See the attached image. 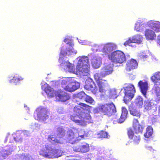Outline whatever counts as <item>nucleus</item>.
<instances>
[{"label": "nucleus", "mask_w": 160, "mask_h": 160, "mask_svg": "<svg viewBox=\"0 0 160 160\" xmlns=\"http://www.w3.org/2000/svg\"><path fill=\"white\" fill-rule=\"evenodd\" d=\"M90 65L88 58L83 56L78 60L76 66V72L83 76H88L90 72Z\"/></svg>", "instance_id": "obj_1"}, {"label": "nucleus", "mask_w": 160, "mask_h": 160, "mask_svg": "<svg viewBox=\"0 0 160 160\" xmlns=\"http://www.w3.org/2000/svg\"><path fill=\"white\" fill-rule=\"evenodd\" d=\"M108 58L115 64H122L126 60V56L124 52L120 50H116L108 55Z\"/></svg>", "instance_id": "obj_2"}, {"label": "nucleus", "mask_w": 160, "mask_h": 160, "mask_svg": "<svg viewBox=\"0 0 160 160\" xmlns=\"http://www.w3.org/2000/svg\"><path fill=\"white\" fill-rule=\"evenodd\" d=\"M61 85L63 89L70 92L75 91L80 87L78 82H71L67 79L62 80Z\"/></svg>", "instance_id": "obj_3"}, {"label": "nucleus", "mask_w": 160, "mask_h": 160, "mask_svg": "<svg viewBox=\"0 0 160 160\" xmlns=\"http://www.w3.org/2000/svg\"><path fill=\"white\" fill-rule=\"evenodd\" d=\"M98 74H95L94 78L98 88L99 92L102 94H105L109 86L106 80L102 79Z\"/></svg>", "instance_id": "obj_4"}, {"label": "nucleus", "mask_w": 160, "mask_h": 160, "mask_svg": "<svg viewBox=\"0 0 160 160\" xmlns=\"http://www.w3.org/2000/svg\"><path fill=\"white\" fill-rule=\"evenodd\" d=\"M101 112L104 115L110 116L116 112L115 105L112 103H108L102 105L101 107Z\"/></svg>", "instance_id": "obj_5"}, {"label": "nucleus", "mask_w": 160, "mask_h": 160, "mask_svg": "<svg viewBox=\"0 0 160 160\" xmlns=\"http://www.w3.org/2000/svg\"><path fill=\"white\" fill-rule=\"evenodd\" d=\"M73 110L74 112L76 113H74L71 116V119L75 123L82 126V111H81L80 107L78 106H75L73 108Z\"/></svg>", "instance_id": "obj_6"}, {"label": "nucleus", "mask_w": 160, "mask_h": 160, "mask_svg": "<svg viewBox=\"0 0 160 160\" xmlns=\"http://www.w3.org/2000/svg\"><path fill=\"white\" fill-rule=\"evenodd\" d=\"M122 113L120 116H118L117 115H115L113 117L112 120L113 122L118 123H122L125 121L127 117L128 111L126 108L124 107H122L121 108Z\"/></svg>", "instance_id": "obj_7"}, {"label": "nucleus", "mask_w": 160, "mask_h": 160, "mask_svg": "<svg viewBox=\"0 0 160 160\" xmlns=\"http://www.w3.org/2000/svg\"><path fill=\"white\" fill-rule=\"evenodd\" d=\"M73 151L82 153L87 152L90 150V147L88 144L84 142L80 145H75L72 147Z\"/></svg>", "instance_id": "obj_8"}, {"label": "nucleus", "mask_w": 160, "mask_h": 160, "mask_svg": "<svg viewBox=\"0 0 160 160\" xmlns=\"http://www.w3.org/2000/svg\"><path fill=\"white\" fill-rule=\"evenodd\" d=\"M127 134L129 139L132 140V142L135 144H138L141 140V137L139 135H135L131 128L127 129Z\"/></svg>", "instance_id": "obj_9"}, {"label": "nucleus", "mask_w": 160, "mask_h": 160, "mask_svg": "<svg viewBox=\"0 0 160 160\" xmlns=\"http://www.w3.org/2000/svg\"><path fill=\"white\" fill-rule=\"evenodd\" d=\"M113 71V66L110 64H107L104 65L101 69L100 72L96 73L95 74H99V77L103 78L112 73Z\"/></svg>", "instance_id": "obj_10"}, {"label": "nucleus", "mask_w": 160, "mask_h": 160, "mask_svg": "<svg viewBox=\"0 0 160 160\" xmlns=\"http://www.w3.org/2000/svg\"><path fill=\"white\" fill-rule=\"evenodd\" d=\"M77 136V130L75 128L69 129L67 132L66 138L71 143L78 140Z\"/></svg>", "instance_id": "obj_11"}, {"label": "nucleus", "mask_w": 160, "mask_h": 160, "mask_svg": "<svg viewBox=\"0 0 160 160\" xmlns=\"http://www.w3.org/2000/svg\"><path fill=\"white\" fill-rule=\"evenodd\" d=\"M135 92V89L134 85L130 84L126 87L124 94L126 97H128L130 99H132L134 96Z\"/></svg>", "instance_id": "obj_12"}, {"label": "nucleus", "mask_w": 160, "mask_h": 160, "mask_svg": "<svg viewBox=\"0 0 160 160\" xmlns=\"http://www.w3.org/2000/svg\"><path fill=\"white\" fill-rule=\"evenodd\" d=\"M142 37L140 35H137L132 38H129L124 43L125 46H131L132 43H140L142 42Z\"/></svg>", "instance_id": "obj_13"}, {"label": "nucleus", "mask_w": 160, "mask_h": 160, "mask_svg": "<svg viewBox=\"0 0 160 160\" xmlns=\"http://www.w3.org/2000/svg\"><path fill=\"white\" fill-rule=\"evenodd\" d=\"M132 127L134 131L136 134L142 133L144 127L142 125L139 123L138 119H134L133 121Z\"/></svg>", "instance_id": "obj_14"}, {"label": "nucleus", "mask_w": 160, "mask_h": 160, "mask_svg": "<svg viewBox=\"0 0 160 160\" xmlns=\"http://www.w3.org/2000/svg\"><path fill=\"white\" fill-rule=\"evenodd\" d=\"M138 66V63L136 60L131 59L128 60L126 64V70L129 72L132 69L137 68Z\"/></svg>", "instance_id": "obj_15"}, {"label": "nucleus", "mask_w": 160, "mask_h": 160, "mask_svg": "<svg viewBox=\"0 0 160 160\" xmlns=\"http://www.w3.org/2000/svg\"><path fill=\"white\" fill-rule=\"evenodd\" d=\"M81 115H82V126H84L86 125V122L88 123H92L93 122L92 118L88 113H85L82 111Z\"/></svg>", "instance_id": "obj_16"}, {"label": "nucleus", "mask_w": 160, "mask_h": 160, "mask_svg": "<svg viewBox=\"0 0 160 160\" xmlns=\"http://www.w3.org/2000/svg\"><path fill=\"white\" fill-rule=\"evenodd\" d=\"M147 25L156 32H160V22H159L150 21L147 22Z\"/></svg>", "instance_id": "obj_17"}, {"label": "nucleus", "mask_w": 160, "mask_h": 160, "mask_svg": "<svg viewBox=\"0 0 160 160\" xmlns=\"http://www.w3.org/2000/svg\"><path fill=\"white\" fill-rule=\"evenodd\" d=\"M84 88L87 90L91 91L94 94L98 92V88L93 82H86Z\"/></svg>", "instance_id": "obj_18"}, {"label": "nucleus", "mask_w": 160, "mask_h": 160, "mask_svg": "<svg viewBox=\"0 0 160 160\" xmlns=\"http://www.w3.org/2000/svg\"><path fill=\"white\" fill-rule=\"evenodd\" d=\"M115 46L111 43H108L103 46L102 52L105 55H108L115 49Z\"/></svg>", "instance_id": "obj_19"}, {"label": "nucleus", "mask_w": 160, "mask_h": 160, "mask_svg": "<svg viewBox=\"0 0 160 160\" xmlns=\"http://www.w3.org/2000/svg\"><path fill=\"white\" fill-rule=\"evenodd\" d=\"M138 85L139 87L141 92L146 97L147 91L148 89V83L146 81L143 82L139 81L138 83Z\"/></svg>", "instance_id": "obj_20"}, {"label": "nucleus", "mask_w": 160, "mask_h": 160, "mask_svg": "<svg viewBox=\"0 0 160 160\" xmlns=\"http://www.w3.org/2000/svg\"><path fill=\"white\" fill-rule=\"evenodd\" d=\"M128 110L131 115L138 118L140 117L141 114L139 110H138L132 103L129 106Z\"/></svg>", "instance_id": "obj_21"}, {"label": "nucleus", "mask_w": 160, "mask_h": 160, "mask_svg": "<svg viewBox=\"0 0 160 160\" xmlns=\"http://www.w3.org/2000/svg\"><path fill=\"white\" fill-rule=\"evenodd\" d=\"M48 112L44 108L41 109L37 114L38 118L37 120H40L41 119L44 120L49 117L48 115L47 114Z\"/></svg>", "instance_id": "obj_22"}, {"label": "nucleus", "mask_w": 160, "mask_h": 160, "mask_svg": "<svg viewBox=\"0 0 160 160\" xmlns=\"http://www.w3.org/2000/svg\"><path fill=\"white\" fill-rule=\"evenodd\" d=\"M145 36L147 40H153L156 38L155 32L149 29H147L145 32Z\"/></svg>", "instance_id": "obj_23"}, {"label": "nucleus", "mask_w": 160, "mask_h": 160, "mask_svg": "<svg viewBox=\"0 0 160 160\" xmlns=\"http://www.w3.org/2000/svg\"><path fill=\"white\" fill-rule=\"evenodd\" d=\"M151 79L154 85H160V72H157L151 77Z\"/></svg>", "instance_id": "obj_24"}, {"label": "nucleus", "mask_w": 160, "mask_h": 160, "mask_svg": "<svg viewBox=\"0 0 160 160\" xmlns=\"http://www.w3.org/2000/svg\"><path fill=\"white\" fill-rule=\"evenodd\" d=\"M56 98L58 99L59 101L62 102H65L70 98L69 95L66 92H61L56 95Z\"/></svg>", "instance_id": "obj_25"}, {"label": "nucleus", "mask_w": 160, "mask_h": 160, "mask_svg": "<svg viewBox=\"0 0 160 160\" xmlns=\"http://www.w3.org/2000/svg\"><path fill=\"white\" fill-rule=\"evenodd\" d=\"M40 155L46 158H54L53 149H47L46 152H45L42 150L41 151Z\"/></svg>", "instance_id": "obj_26"}, {"label": "nucleus", "mask_w": 160, "mask_h": 160, "mask_svg": "<svg viewBox=\"0 0 160 160\" xmlns=\"http://www.w3.org/2000/svg\"><path fill=\"white\" fill-rule=\"evenodd\" d=\"M77 135H78L77 138L78 139V140L82 139H85L88 137L87 132L82 129L80 130L78 132L77 130Z\"/></svg>", "instance_id": "obj_27"}, {"label": "nucleus", "mask_w": 160, "mask_h": 160, "mask_svg": "<svg viewBox=\"0 0 160 160\" xmlns=\"http://www.w3.org/2000/svg\"><path fill=\"white\" fill-rule=\"evenodd\" d=\"M153 95L156 96L158 101L160 100V88L158 86H154L152 90Z\"/></svg>", "instance_id": "obj_28"}, {"label": "nucleus", "mask_w": 160, "mask_h": 160, "mask_svg": "<svg viewBox=\"0 0 160 160\" xmlns=\"http://www.w3.org/2000/svg\"><path fill=\"white\" fill-rule=\"evenodd\" d=\"M73 50H74L73 48H71L69 49H68V48L67 49L66 51L61 49L60 52V53L61 55L64 56H65L66 55H69L72 53L76 54V52L74 51H73Z\"/></svg>", "instance_id": "obj_29"}, {"label": "nucleus", "mask_w": 160, "mask_h": 160, "mask_svg": "<svg viewBox=\"0 0 160 160\" xmlns=\"http://www.w3.org/2000/svg\"><path fill=\"white\" fill-rule=\"evenodd\" d=\"M48 140L51 142L54 143H61L60 141L57 138L55 134L50 135L48 136Z\"/></svg>", "instance_id": "obj_30"}, {"label": "nucleus", "mask_w": 160, "mask_h": 160, "mask_svg": "<svg viewBox=\"0 0 160 160\" xmlns=\"http://www.w3.org/2000/svg\"><path fill=\"white\" fill-rule=\"evenodd\" d=\"M64 69L69 72H73L74 69L73 68V67L72 64L68 62H65L63 65Z\"/></svg>", "instance_id": "obj_31"}, {"label": "nucleus", "mask_w": 160, "mask_h": 160, "mask_svg": "<svg viewBox=\"0 0 160 160\" xmlns=\"http://www.w3.org/2000/svg\"><path fill=\"white\" fill-rule=\"evenodd\" d=\"M134 102L136 106L141 108L143 105V99L141 96H138L135 99Z\"/></svg>", "instance_id": "obj_32"}, {"label": "nucleus", "mask_w": 160, "mask_h": 160, "mask_svg": "<svg viewBox=\"0 0 160 160\" xmlns=\"http://www.w3.org/2000/svg\"><path fill=\"white\" fill-rule=\"evenodd\" d=\"M57 136L59 138L63 137L66 134V130L62 127H58L57 130Z\"/></svg>", "instance_id": "obj_33"}, {"label": "nucleus", "mask_w": 160, "mask_h": 160, "mask_svg": "<svg viewBox=\"0 0 160 160\" xmlns=\"http://www.w3.org/2000/svg\"><path fill=\"white\" fill-rule=\"evenodd\" d=\"M153 130L151 126H148L146 128V132L144 134V136L147 138H149L152 136Z\"/></svg>", "instance_id": "obj_34"}, {"label": "nucleus", "mask_w": 160, "mask_h": 160, "mask_svg": "<svg viewBox=\"0 0 160 160\" xmlns=\"http://www.w3.org/2000/svg\"><path fill=\"white\" fill-rule=\"evenodd\" d=\"M23 79V78L21 76H14L12 79L10 80L9 82L17 84V83H19L20 81L22 80Z\"/></svg>", "instance_id": "obj_35"}, {"label": "nucleus", "mask_w": 160, "mask_h": 160, "mask_svg": "<svg viewBox=\"0 0 160 160\" xmlns=\"http://www.w3.org/2000/svg\"><path fill=\"white\" fill-rule=\"evenodd\" d=\"M10 154V152L5 150H2L0 152V157L2 159H5Z\"/></svg>", "instance_id": "obj_36"}, {"label": "nucleus", "mask_w": 160, "mask_h": 160, "mask_svg": "<svg viewBox=\"0 0 160 160\" xmlns=\"http://www.w3.org/2000/svg\"><path fill=\"white\" fill-rule=\"evenodd\" d=\"M92 64L94 68L97 69L100 67L101 62L96 59L93 58L92 61Z\"/></svg>", "instance_id": "obj_37"}, {"label": "nucleus", "mask_w": 160, "mask_h": 160, "mask_svg": "<svg viewBox=\"0 0 160 160\" xmlns=\"http://www.w3.org/2000/svg\"><path fill=\"white\" fill-rule=\"evenodd\" d=\"M108 136V133L106 132L103 131H100L97 134L98 138H107Z\"/></svg>", "instance_id": "obj_38"}, {"label": "nucleus", "mask_w": 160, "mask_h": 160, "mask_svg": "<svg viewBox=\"0 0 160 160\" xmlns=\"http://www.w3.org/2000/svg\"><path fill=\"white\" fill-rule=\"evenodd\" d=\"M54 158H58L62 155L63 152L60 149H53Z\"/></svg>", "instance_id": "obj_39"}, {"label": "nucleus", "mask_w": 160, "mask_h": 160, "mask_svg": "<svg viewBox=\"0 0 160 160\" xmlns=\"http://www.w3.org/2000/svg\"><path fill=\"white\" fill-rule=\"evenodd\" d=\"M22 134H23L22 133H17L16 136L14 138V140L17 142L22 141Z\"/></svg>", "instance_id": "obj_40"}, {"label": "nucleus", "mask_w": 160, "mask_h": 160, "mask_svg": "<svg viewBox=\"0 0 160 160\" xmlns=\"http://www.w3.org/2000/svg\"><path fill=\"white\" fill-rule=\"evenodd\" d=\"M86 94L83 91L77 94V97L80 99H84Z\"/></svg>", "instance_id": "obj_41"}, {"label": "nucleus", "mask_w": 160, "mask_h": 160, "mask_svg": "<svg viewBox=\"0 0 160 160\" xmlns=\"http://www.w3.org/2000/svg\"><path fill=\"white\" fill-rule=\"evenodd\" d=\"M84 100L86 102L90 104H92L94 101V100L91 97L87 94L84 99Z\"/></svg>", "instance_id": "obj_42"}, {"label": "nucleus", "mask_w": 160, "mask_h": 160, "mask_svg": "<svg viewBox=\"0 0 160 160\" xmlns=\"http://www.w3.org/2000/svg\"><path fill=\"white\" fill-rule=\"evenodd\" d=\"M78 104L83 110L90 109V108L91 107L90 106L83 103L80 102Z\"/></svg>", "instance_id": "obj_43"}, {"label": "nucleus", "mask_w": 160, "mask_h": 160, "mask_svg": "<svg viewBox=\"0 0 160 160\" xmlns=\"http://www.w3.org/2000/svg\"><path fill=\"white\" fill-rule=\"evenodd\" d=\"M142 24L141 23L138 22L135 24L134 29L137 31H139L142 29Z\"/></svg>", "instance_id": "obj_44"}, {"label": "nucleus", "mask_w": 160, "mask_h": 160, "mask_svg": "<svg viewBox=\"0 0 160 160\" xmlns=\"http://www.w3.org/2000/svg\"><path fill=\"white\" fill-rule=\"evenodd\" d=\"M144 107V109L146 110H149L151 109V104L150 102L148 101L145 102Z\"/></svg>", "instance_id": "obj_45"}, {"label": "nucleus", "mask_w": 160, "mask_h": 160, "mask_svg": "<svg viewBox=\"0 0 160 160\" xmlns=\"http://www.w3.org/2000/svg\"><path fill=\"white\" fill-rule=\"evenodd\" d=\"M64 41L72 47L74 45L72 41L68 38H65L64 40Z\"/></svg>", "instance_id": "obj_46"}, {"label": "nucleus", "mask_w": 160, "mask_h": 160, "mask_svg": "<svg viewBox=\"0 0 160 160\" xmlns=\"http://www.w3.org/2000/svg\"><path fill=\"white\" fill-rule=\"evenodd\" d=\"M45 92L48 94L52 93L53 91L51 89L50 87H48L44 89Z\"/></svg>", "instance_id": "obj_47"}, {"label": "nucleus", "mask_w": 160, "mask_h": 160, "mask_svg": "<svg viewBox=\"0 0 160 160\" xmlns=\"http://www.w3.org/2000/svg\"><path fill=\"white\" fill-rule=\"evenodd\" d=\"M110 96L112 98H116L117 96V94L114 90H112L110 91L109 93Z\"/></svg>", "instance_id": "obj_48"}, {"label": "nucleus", "mask_w": 160, "mask_h": 160, "mask_svg": "<svg viewBox=\"0 0 160 160\" xmlns=\"http://www.w3.org/2000/svg\"><path fill=\"white\" fill-rule=\"evenodd\" d=\"M131 100L129 99L128 97H126V96L125 95L123 100L126 104H128L129 102Z\"/></svg>", "instance_id": "obj_49"}, {"label": "nucleus", "mask_w": 160, "mask_h": 160, "mask_svg": "<svg viewBox=\"0 0 160 160\" xmlns=\"http://www.w3.org/2000/svg\"><path fill=\"white\" fill-rule=\"evenodd\" d=\"M157 43L158 45L160 46V36H158L157 40Z\"/></svg>", "instance_id": "obj_50"}, {"label": "nucleus", "mask_w": 160, "mask_h": 160, "mask_svg": "<svg viewBox=\"0 0 160 160\" xmlns=\"http://www.w3.org/2000/svg\"><path fill=\"white\" fill-rule=\"evenodd\" d=\"M152 123H154L155 122H157V119L154 117H153L152 119Z\"/></svg>", "instance_id": "obj_51"}]
</instances>
